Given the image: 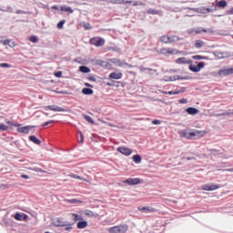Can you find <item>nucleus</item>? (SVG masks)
<instances>
[{
	"instance_id": "nucleus-39",
	"label": "nucleus",
	"mask_w": 233,
	"mask_h": 233,
	"mask_svg": "<svg viewBox=\"0 0 233 233\" xmlns=\"http://www.w3.org/2000/svg\"><path fill=\"white\" fill-rule=\"evenodd\" d=\"M15 219H16V221H23V215H21V213H16L15 215Z\"/></svg>"
},
{
	"instance_id": "nucleus-7",
	"label": "nucleus",
	"mask_w": 233,
	"mask_h": 233,
	"mask_svg": "<svg viewBox=\"0 0 233 233\" xmlns=\"http://www.w3.org/2000/svg\"><path fill=\"white\" fill-rule=\"evenodd\" d=\"M201 68H205V63L203 62H199L197 66H189V70H191V72H200Z\"/></svg>"
},
{
	"instance_id": "nucleus-55",
	"label": "nucleus",
	"mask_w": 233,
	"mask_h": 233,
	"mask_svg": "<svg viewBox=\"0 0 233 233\" xmlns=\"http://www.w3.org/2000/svg\"><path fill=\"white\" fill-rule=\"evenodd\" d=\"M11 41H12V40H5V41L3 42V45H5V46L7 45L8 46H10Z\"/></svg>"
},
{
	"instance_id": "nucleus-1",
	"label": "nucleus",
	"mask_w": 233,
	"mask_h": 233,
	"mask_svg": "<svg viewBox=\"0 0 233 233\" xmlns=\"http://www.w3.org/2000/svg\"><path fill=\"white\" fill-rule=\"evenodd\" d=\"M180 137H186V139H193V137H203L205 131H194L187 132L186 130L179 131Z\"/></svg>"
},
{
	"instance_id": "nucleus-3",
	"label": "nucleus",
	"mask_w": 233,
	"mask_h": 233,
	"mask_svg": "<svg viewBox=\"0 0 233 233\" xmlns=\"http://www.w3.org/2000/svg\"><path fill=\"white\" fill-rule=\"evenodd\" d=\"M158 54H162L163 56H167V54H170V56H175L177 54H182V56H184L185 52L179 51V50L174 49V48H162L158 51Z\"/></svg>"
},
{
	"instance_id": "nucleus-20",
	"label": "nucleus",
	"mask_w": 233,
	"mask_h": 233,
	"mask_svg": "<svg viewBox=\"0 0 233 233\" xmlns=\"http://www.w3.org/2000/svg\"><path fill=\"white\" fill-rule=\"evenodd\" d=\"M183 92H185V87H182L180 90L168 91L166 92V94H168V96H176L177 94H182Z\"/></svg>"
},
{
	"instance_id": "nucleus-6",
	"label": "nucleus",
	"mask_w": 233,
	"mask_h": 233,
	"mask_svg": "<svg viewBox=\"0 0 233 233\" xmlns=\"http://www.w3.org/2000/svg\"><path fill=\"white\" fill-rule=\"evenodd\" d=\"M66 222L65 220V218H57L52 220V225H54L55 227H65V225H66Z\"/></svg>"
},
{
	"instance_id": "nucleus-33",
	"label": "nucleus",
	"mask_w": 233,
	"mask_h": 233,
	"mask_svg": "<svg viewBox=\"0 0 233 233\" xmlns=\"http://www.w3.org/2000/svg\"><path fill=\"white\" fill-rule=\"evenodd\" d=\"M72 218L74 219V221H83V217L74 213L72 215Z\"/></svg>"
},
{
	"instance_id": "nucleus-60",
	"label": "nucleus",
	"mask_w": 233,
	"mask_h": 233,
	"mask_svg": "<svg viewBox=\"0 0 233 233\" xmlns=\"http://www.w3.org/2000/svg\"><path fill=\"white\" fill-rule=\"evenodd\" d=\"M225 170H226V172H233V167L228 168V169H225Z\"/></svg>"
},
{
	"instance_id": "nucleus-38",
	"label": "nucleus",
	"mask_w": 233,
	"mask_h": 233,
	"mask_svg": "<svg viewBox=\"0 0 233 233\" xmlns=\"http://www.w3.org/2000/svg\"><path fill=\"white\" fill-rule=\"evenodd\" d=\"M147 14H151L152 15H157V14H159V11L156 9H148Z\"/></svg>"
},
{
	"instance_id": "nucleus-22",
	"label": "nucleus",
	"mask_w": 233,
	"mask_h": 233,
	"mask_svg": "<svg viewBox=\"0 0 233 233\" xmlns=\"http://www.w3.org/2000/svg\"><path fill=\"white\" fill-rule=\"evenodd\" d=\"M132 159L136 165H139L142 161L141 155H135L132 157Z\"/></svg>"
},
{
	"instance_id": "nucleus-45",
	"label": "nucleus",
	"mask_w": 233,
	"mask_h": 233,
	"mask_svg": "<svg viewBox=\"0 0 233 233\" xmlns=\"http://www.w3.org/2000/svg\"><path fill=\"white\" fill-rule=\"evenodd\" d=\"M115 3H116L117 5H123V3L132 4V1L116 0Z\"/></svg>"
},
{
	"instance_id": "nucleus-59",
	"label": "nucleus",
	"mask_w": 233,
	"mask_h": 233,
	"mask_svg": "<svg viewBox=\"0 0 233 233\" xmlns=\"http://www.w3.org/2000/svg\"><path fill=\"white\" fill-rule=\"evenodd\" d=\"M85 86H88L89 88H93V86L89 83H85Z\"/></svg>"
},
{
	"instance_id": "nucleus-21",
	"label": "nucleus",
	"mask_w": 233,
	"mask_h": 233,
	"mask_svg": "<svg viewBox=\"0 0 233 233\" xmlns=\"http://www.w3.org/2000/svg\"><path fill=\"white\" fill-rule=\"evenodd\" d=\"M66 203H69L70 205H77V203H83V201L77 198H72V199H66Z\"/></svg>"
},
{
	"instance_id": "nucleus-62",
	"label": "nucleus",
	"mask_w": 233,
	"mask_h": 233,
	"mask_svg": "<svg viewBox=\"0 0 233 233\" xmlns=\"http://www.w3.org/2000/svg\"><path fill=\"white\" fill-rule=\"evenodd\" d=\"M57 8H59V7H57V5H53V6H52V9H53V10H57Z\"/></svg>"
},
{
	"instance_id": "nucleus-44",
	"label": "nucleus",
	"mask_w": 233,
	"mask_h": 233,
	"mask_svg": "<svg viewBox=\"0 0 233 233\" xmlns=\"http://www.w3.org/2000/svg\"><path fill=\"white\" fill-rule=\"evenodd\" d=\"M7 125H11V127H21V124H15L14 122L7 120L5 121Z\"/></svg>"
},
{
	"instance_id": "nucleus-58",
	"label": "nucleus",
	"mask_w": 233,
	"mask_h": 233,
	"mask_svg": "<svg viewBox=\"0 0 233 233\" xmlns=\"http://www.w3.org/2000/svg\"><path fill=\"white\" fill-rule=\"evenodd\" d=\"M228 14L229 15H233V7L230 10L228 11Z\"/></svg>"
},
{
	"instance_id": "nucleus-15",
	"label": "nucleus",
	"mask_w": 233,
	"mask_h": 233,
	"mask_svg": "<svg viewBox=\"0 0 233 233\" xmlns=\"http://www.w3.org/2000/svg\"><path fill=\"white\" fill-rule=\"evenodd\" d=\"M179 79H188V77H181L179 76H166L164 77V81H177Z\"/></svg>"
},
{
	"instance_id": "nucleus-36",
	"label": "nucleus",
	"mask_w": 233,
	"mask_h": 233,
	"mask_svg": "<svg viewBox=\"0 0 233 233\" xmlns=\"http://www.w3.org/2000/svg\"><path fill=\"white\" fill-rule=\"evenodd\" d=\"M205 43L201 40H197L196 43H195V46L196 48H201V46H203Z\"/></svg>"
},
{
	"instance_id": "nucleus-2",
	"label": "nucleus",
	"mask_w": 233,
	"mask_h": 233,
	"mask_svg": "<svg viewBox=\"0 0 233 233\" xmlns=\"http://www.w3.org/2000/svg\"><path fill=\"white\" fill-rule=\"evenodd\" d=\"M109 233H127L128 231V227L127 225H118L107 229Z\"/></svg>"
},
{
	"instance_id": "nucleus-28",
	"label": "nucleus",
	"mask_w": 233,
	"mask_h": 233,
	"mask_svg": "<svg viewBox=\"0 0 233 233\" xmlns=\"http://www.w3.org/2000/svg\"><path fill=\"white\" fill-rule=\"evenodd\" d=\"M201 32H207V29H200V28H198V29H190L189 31H188V34H201Z\"/></svg>"
},
{
	"instance_id": "nucleus-29",
	"label": "nucleus",
	"mask_w": 233,
	"mask_h": 233,
	"mask_svg": "<svg viewBox=\"0 0 233 233\" xmlns=\"http://www.w3.org/2000/svg\"><path fill=\"white\" fill-rule=\"evenodd\" d=\"M70 177H73L74 179H80V181H86V183H88V179L83 177H80V176H77V175H70Z\"/></svg>"
},
{
	"instance_id": "nucleus-46",
	"label": "nucleus",
	"mask_w": 233,
	"mask_h": 233,
	"mask_svg": "<svg viewBox=\"0 0 233 233\" xmlns=\"http://www.w3.org/2000/svg\"><path fill=\"white\" fill-rule=\"evenodd\" d=\"M66 21L62 20L57 24V28H59V30H61V28H63V26L65 25Z\"/></svg>"
},
{
	"instance_id": "nucleus-19",
	"label": "nucleus",
	"mask_w": 233,
	"mask_h": 233,
	"mask_svg": "<svg viewBox=\"0 0 233 233\" xmlns=\"http://www.w3.org/2000/svg\"><path fill=\"white\" fill-rule=\"evenodd\" d=\"M84 214H85V216H88V218H97L99 216V214L94 213V212H92L91 210H88V209L85 210Z\"/></svg>"
},
{
	"instance_id": "nucleus-35",
	"label": "nucleus",
	"mask_w": 233,
	"mask_h": 233,
	"mask_svg": "<svg viewBox=\"0 0 233 233\" xmlns=\"http://www.w3.org/2000/svg\"><path fill=\"white\" fill-rule=\"evenodd\" d=\"M84 118L86 119V121H87V123H90L91 125H94V118H92L91 116L84 115Z\"/></svg>"
},
{
	"instance_id": "nucleus-49",
	"label": "nucleus",
	"mask_w": 233,
	"mask_h": 233,
	"mask_svg": "<svg viewBox=\"0 0 233 233\" xmlns=\"http://www.w3.org/2000/svg\"><path fill=\"white\" fill-rule=\"evenodd\" d=\"M78 134L80 135L79 143H85V137H83V132L79 131Z\"/></svg>"
},
{
	"instance_id": "nucleus-43",
	"label": "nucleus",
	"mask_w": 233,
	"mask_h": 233,
	"mask_svg": "<svg viewBox=\"0 0 233 233\" xmlns=\"http://www.w3.org/2000/svg\"><path fill=\"white\" fill-rule=\"evenodd\" d=\"M0 130L2 132H5V131L8 130V126H6L5 124H0Z\"/></svg>"
},
{
	"instance_id": "nucleus-56",
	"label": "nucleus",
	"mask_w": 233,
	"mask_h": 233,
	"mask_svg": "<svg viewBox=\"0 0 233 233\" xmlns=\"http://www.w3.org/2000/svg\"><path fill=\"white\" fill-rule=\"evenodd\" d=\"M34 170H35V172H45V170H43V169H41L39 167H36Z\"/></svg>"
},
{
	"instance_id": "nucleus-47",
	"label": "nucleus",
	"mask_w": 233,
	"mask_h": 233,
	"mask_svg": "<svg viewBox=\"0 0 233 233\" xmlns=\"http://www.w3.org/2000/svg\"><path fill=\"white\" fill-rule=\"evenodd\" d=\"M193 59H196L197 61H200V59H205V56H201L199 55H196L192 56Z\"/></svg>"
},
{
	"instance_id": "nucleus-5",
	"label": "nucleus",
	"mask_w": 233,
	"mask_h": 233,
	"mask_svg": "<svg viewBox=\"0 0 233 233\" xmlns=\"http://www.w3.org/2000/svg\"><path fill=\"white\" fill-rule=\"evenodd\" d=\"M232 74H233V67L224 68L218 71L219 77H227V76H232Z\"/></svg>"
},
{
	"instance_id": "nucleus-27",
	"label": "nucleus",
	"mask_w": 233,
	"mask_h": 233,
	"mask_svg": "<svg viewBox=\"0 0 233 233\" xmlns=\"http://www.w3.org/2000/svg\"><path fill=\"white\" fill-rule=\"evenodd\" d=\"M88 227V222L80 221L77 223V228H86Z\"/></svg>"
},
{
	"instance_id": "nucleus-40",
	"label": "nucleus",
	"mask_w": 233,
	"mask_h": 233,
	"mask_svg": "<svg viewBox=\"0 0 233 233\" xmlns=\"http://www.w3.org/2000/svg\"><path fill=\"white\" fill-rule=\"evenodd\" d=\"M139 70H140V72H146V70H147L148 72H156V70L150 69V68H147L145 66H140Z\"/></svg>"
},
{
	"instance_id": "nucleus-24",
	"label": "nucleus",
	"mask_w": 233,
	"mask_h": 233,
	"mask_svg": "<svg viewBox=\"0 0 233 233\" xmlns=\"http://www.w3.org/2000/svg\"><path fill=\"white\" fill-rule=\"evenodd\" d=\"M82 94H84L85 96H92V94H94V90L86 87L82 89Z\"/></svg>"
},
{
	"instance_id": "nucleus-41",
	"label": "nucleus",
	"mask_w": 233,
	"mask_h": 233,
	"mask_svg": "<svg viewBox=\"0 0 233 233\" xmlns=\"http://www.w3.org/2000/svg\"><path fill=\"white\" fill-rule=\"evenodd\" d=\"M83 27L85 28V30H91L92 29V25H90V23H84Z\"/></svg>"
},
{
	"instance_id": "nucleus-14",
	"label": "nucleus",
	"mask_w": 233,
	"mask_h": 233,
	"mask_svg": "<svg viewBox=\"0 0 233 233\" xmlns=\"http://www.w3.org/2000/svg\"><path fill=\"white\" fill-rule=\"evenodd\" d=\"M91 44L95 45V46H103L105 40L103 38L91 39Z\"/></svg>"
},
{
	"instance_id": "nucleus-31",
	"label": "nucleus",
	"mask_w": 233,
	"mask_h": 233,
	"mask_svg": "<svg viewBox=\"0 0 233 233\" xmlns=\"http://www.w3.org/2000/svg\"><path fill=\"white\" fill-rule=\"evenodd\" d=\"M61 10H62V12H69V14H74V10L72 9V7L63 5L61 7Z\"/></svg>"
},
{
	"instance_id": "nucleus-8",
	"label": "nucleus",
	"mask_w": 233,
	"mask_h": 233,
	"mask_svg": "<svg viewBox=\"0 0 233 233\" xmlns=\"http://www.w3.org/2000/svg\"><path fill=\"white\" fill-rule=\"evenodd\" d=\"M117 152H120V154H123V156H131L132 154V149L127 147H117Z\"/></svg>"
},
{
	"instance_id": "nucleus-37",
	"label": "nucleus",
	"mask_w": 233,
	"mask_h": 233,
	"mask_svg": "<svg viewBox=\"0 0 233 233\" xmlns=\"http://www.w3.org/2000/svg\"><path fill=\"white\" fill-rule=\"evenodd\" d=\"M64 227H66L65 230H67V231H70V230H72V228H74L72 227V224H70V222H68V221L66 222V225Z\"/></svg>"
},
{
	"instance_id": "nucleus-48",
	"label": "nucleus",
	"mask_w": 233,
	"mask_h": 233,
	"mask_svg": "<svg viewBox=\"0 0 233 233\" xmlns=\"http://www.w3.org/2000/svg\"><path fill=\"white\" fill-rule=\"evenodd\" d=\"M1 68H10V65L7 63H2L0 64Z\"/></svg>"
},
{
	"instance_id": "nucleus-53",
	"label": "nucleus",
	"mask_w": 233,
	"mask_h": 233,
	"mask_svg": "<svg viewBox=\"0 0 233 233\" xmlns=\"http://www.w3.org/2000/svg\"><path fill=\"white\" fill-rule=\"evenodd\" d=\"M52 123H54V120L47 121L43 124V127H48V125H52Z\"/></svg>"
},
{
	"instance_id": "nucleus-9",
	"label": "nucleus",
	"mask_w": 233,
	"mask_h": 233,
	"mask_svg": "<svg viewBox=\"0 0 233 233\" xmlns=\"http://www.w3.org/2000/svg\"><path fill=\"white\" fill-rule=\"evenodd\" d=\"M175 63L177 65H190L192 61L187 57H180L177 60H175Z\"/></svg>"
},
{
	"instance_id": "nucleus-18",
	"label": "nucleus",
	"mask_w": 233,
	"mask_h": 233,
	"mask_svg": "<svg viewBox=\"0 0 233 233\" xmlns=\"http://www.w3.org/2000/svg\"><path fill=\"white\" fill-rule=\"evenodd\" d=\"M187 112L189 116H196V114H199V110L196 107H188Z\"/></svg>"
},
{
	"instance_id": "nucleus-17",
	"label": "nucleus",
	"mask_w": 233,
	"mask_h": 233,
	"mask_svg": "<svg viewBox=\"0 0 233 233\" xmlns=\"http://www.w3.org/2000/svg\"><path fill=\"white\" fill-rule=\"evenodd\" d=\"M110 79H121L123 77V73L113 72L109 75Z\"/></svg>"
},
{
	"instance_id": "nucleus-50",
	"label": "nucleus",
	"mask_w": 233,
	"mask_h": 233,
	"mask_svg": "<svg viewBox=\"0 0 233 233\" xmlns=\"http://www.w3.org/2000/svg\"><path fill=\"white\" fill-rule=\"evenodd\" d=\"M179 103L181 105H187V103H188V100L187 98H182V99L179 100Z\"/></svg>"
},
{
	"instance_id": "nucleus-12",
	"label": "nucleus",
	"mask_w": 233,
	"mask_h": 233,
	"mask_svg": "<svg viewBox=\"0 0 233 233\" xmlns=\"http://www.w3.org/2000/svg\"><path fill=\"white\" fill-rule=\"evenodd\" d=\"M218 188H219V186L214 185V184H211V185L207 184L202 186V190H207V191L218 190Z\"/></svg>"
},
{
	"instance_id": "nucleus-30",
	"label": "nucleus",
	"mask_w": 233,
	"mask_h": 233,
	"mask_svg": "<svg viewBox=\"0 0 233 233\" xmlns=\"http://www.w3.org/2000/svg\"><path fill=\"white\" fill-rule=\"evenodd\" d=\"M80 72H82L83 74H89L90 69L86 66H81L79 67Z\"/></svg>"
},
{
	"instance_id": "nucleus-61",
	"label": "nucleus",
	"mask_w": 233,
	"mask_h": 233,
	"mask_svg": "<svg viewBox=\"0 0 233 233\" xmlns=\"http://www.w3.org/2000/svg\"><path fill=\"white\" fill-rule=\"evenodd\" d=\"M208 12H212V9H210V8H206V14L208 13Z\"/></svg>"
},
{
	"instance_id": "nucleus-64",
	"label": "nucleus",
	"mask_w": 233,
	"mask_h": 233,
	"mask_svg": "<svg viewBox=\"0 0 233 233\" xmlns=\"http://www.w3.org/2000/svg\"><path fill=\"white\" fill-rule=\"evenodd\" d=\"M16 14H23V11L19 10L16 12Z\"/></svg>"
},
{
	"instance_id": "nucleus-26",
	"label": "nucleus",
	"mask_w": 233,
	"mask_h": 233,
	"mask_svg": "<svg viewBox=\"0 0 233 233\" xmlns=\"http://www.w3.org/2000/svg\"><path fill=\"white\" fill-rule=\"evenodd\" d=\"M228 4L227 3L226 0H221L216 3V6H218L220 8H225Z\"/></svg>"
},
{
	"instance_id": "nucleus-10",
	"label": "nucleus",
	"mask_w": 233,
	"mask_h": 233,
	"mask_svg": "<svg viewBox=\"0 0 233 233\" xmlns=\"http://www.w3.org/2000/svg\"><path fill=\"white\" fill-rule=\"evenodd\" d=\"M47 110H52L53 112H66V109L59 106H46Z\"/></svg>"
},
{
	"instance_id": "nucleus-25",
	"label": "nucleus",
	"mask_w": 233,
	"mask_h": 233,
	"mask_svg": "<svg viewBox=\"0 0 233 233\" xmlns=\"http://www.w3.org/2000/svg\"><path fill=\"white\" fill-rule=\"evenodd\" d=\"M192 10L197 14H207V7L192 8Z\"/></svg>"
},
{
	"instance_id": "nucleus-13",
	"label": "nucleus",
	"mask_w": 233,
	"mask_h": 233,
	"mask_svg": "<svg viewBox=\"0 0 233 233\" xmlns=\"http://www.w3.org/2000/svg\"><path fill=\"white\" fill-rule=\"evenodd\" d=\"M123 183L130 186L139 185V183H141V180L139 178H127V180H124Z\"/></svg>"
},
{
	"instance_id": "nucleus-51",
	"label": "nucleus",
	"mask_w": 233,
	"mask_h": 233,
	"mask_svg": "<svg viewBox=\"0 0 233 233\" xmlns=\"http://www.w3.org/2000/svg\"><path fill=\"white\" fill-rule=\"evenodd\" d=\"M16 46H17V44H16L15 42H14V41L11 40V42H10V44H9L10 48H14V47Z\"/></svg>"
},
{
	"instance_id": "nucleus-16",
	"label": "nucleus",
	"mask_w": 233,
	"mask_h": 233,
	"mask_svg": "<svg viewBox=\"0 0 233 233\" xmlns=\"http://www.w3.org/2000/svg\"><path fill=\"white\" fill-rule=\"evenodd\" d=\"M138 210H140V212H146V214H148V212H156V209L151 207L138 208Z\"/></svg>"
},
{
	"instance_id": "nucleus-52",
	"label": "nucleus",
	"mask_w": 233,
	"mask_h": 233,
	"mask_svg": "<svg viewBox=\"0 0 233 233\" xmlns=\"http://www.w3.org/2000/svg\"><path fill=\"white\" fill-rule=\"evenodd\" d=\"M55 76H56V77H62L63 72L58 71V72L55 73Z\"/></svg>"
},
{
	"instance_id": "nucleus-63",
	"label": "nucleus",
	"mask_w": 233,
	"mask_h": 233,
	"mask_svg": "<svg viewBox=\"0 0 233 233\" xmlns=\"http://www.w3.org/2000/svg\"><path fill=\"white\" fill-rule=\"evenodd\" d=\"M133 5L134 6H137V5H139V2H135Z\"/></svg>"
},
{
	"instance_id": "nucleus-23",
	"label": "nucleus",
	"mask_w": 233,
	"mask_h": 233,
	"mask_svg": "<svg viewBox=\"0 0 233 233\" xmlns=\"http://www.w3.org/2000/svg\"><path fill=\"white\" fill-rule=\"evenodd\" d=\"M29 141H32L35 145H41V140H39L35 136H30Z\"/></svg>"
},
{
	"instance_id": "nucleus-4",
	"label": "nucleus",
	"mask_w": 233,
	"mask_h": 233,
	"mask_svg": "<svg viewBox=\"0 0 233 233\" xmlns=\"http://www.w3.org/2000/svg\"><path fill=\"white\" fill-rule=\"evenodd\" d=\"M110 63H112L113 65H116V66H120L122 68H125V66H129L130 68H132V66H128L127 62L121 61L117 58H112L110 60Z\"/></svg>"
},
{
	"instance_id": "nucleus-34",
	"label": "nucleus",
	"mask_w": 233,
	"mask_h": 233,
	"mask_svg": "<svg viewBox=\"0 0 233 233\" xmlns=\"http://www.w3.org/2000/svg\"><path fill=\"white\" fill-rule=\"evenodd\" d=\"M181 38H179V36H169V43H177V41H179Z\"/></svg>"
},
{
	"instance_id": "nucleus-42",
	"label": "nucleus",
	"mask_w": 233,
	"mask_h": 233,
	"mask_svg": "<svg viewBox=\"0 0 233 233\" xmlns=\"http://www.w3.org/2000/svg\"><path fill=\"white\" fill-rule=\"evenodd\" d=\"M29 40L31 41V43H37L39 41V38H37V36L35 35H32Z\"/></svg>"
},
{
	"instance_id": "nucleus-57",
	"label": "nucleus",
	"mask_w": 233,
	"mask_h": 233,
	"mask_svg": "<svg viewBox=\"0 0 233 233\" xmlns=\"http://www.w3.org/2000/svg\"><path fill=\"white\" fill-rule=\"evenodd\" d=\"M21 177H23V179H30V177H28V175H21Z\"/></svg>"
},
{
	"instance_id": "nucleus-54",
	"label": "nucleus",
	"mask_w": 233,
	"mask_h": 233,
	"mask_svg": "<svg viewBox=\"0 0 233 233\" xmlns=\"http://www.w3.org/2000/svg\"><path fill=\"white\" fill-rule=\"evenodd\" d=\"M152 125H161V121H160V120H157V119L153 120V121H152Z\"/></svg>"
},
{
	"instance_id": "nucleus-11",
	"label": "nucleus",
	"mask_w": 233,
	"mask_h": 233,
	"mask_svg": "<svg viewBox=\"0 0 233 233\" xmlns=\"http://www.w3.org/2000/svg\"><path fill=\"white\" fill-rule=\"evenodd\" d=\"M34 127V126H25L23 127H18L17 132H19L20 134H29L30 130H32V128Z\"/></svg>"
},
{
	"instance_id": "nucleus-32",
	"label": "nucleus",
	"mask_w": 233,
	"mask_h": 233,
	"mask_svg": "<svg viewBox=\"0 0 233 233\" xmlns=\"http://www.w3.org/2000/svg\"><path fill=\"white\" fill-rule=\"evenodd\" d=\"M160 41H161L162 43L168 44V43H170V36H168V35H163V36L160 37Z\"/></svg>"
}]
</instances>
